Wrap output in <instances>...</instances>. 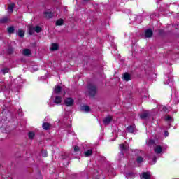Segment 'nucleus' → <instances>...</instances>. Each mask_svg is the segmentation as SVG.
I'll use <instances>...</instances> for the list:
<instances>
[{"mask_svg":"<svg viewBox=\"0 0 179 179\" xmlns=\"http://www.w3.org/2000/svg\"><path fill=\"white\" fill-rule=\"evenodd\" d=\"M120 149L121 150L120 155H119V157H121L122 159L124 158V150H129V146L128 145V144L124 143V144H120Z\"/></svg>","mask_w":179,"mask_h":179,"instance_id":"1","label":"nucleus"},{"mask_svg":"<svg viewBox=\"0 0 179 179\" xmlns=\"http://www.w3.org/2000/svg\"><path fill=\"white\" fill-rule=\"evenodd\" d=\"M87 89L90 96H94L97 93V87L95 85H90Z\"/></svg>","mask_w":179,"mask_h":179,"instance_id":"2","label":"nucleus"},{"mask_svg":"<svg viewBox=\"0 0 179 179\" xmlns=\"http://www.w3.org/2000/svg\"><path fill=\"white\" fill-rule=\"evenodd\" d=\"M34 31H36V33H40V31H41V27L39 26H36L35 27L31 26L29 27V34L30 36H33Z\"/></svg>","mask_w":179,"mask_h":179,"instance_id":"3","label":"nucleus"},{"mask_svg":"<svg viewBox=\"0 0 179 179\" xmlns=\"http://www.w3.org/2000/svg\"><path fill=\"white\" fill-rule=\"evenodd\" d=\"M50 100H53L55 104H61L62 102V96L59 95H55L52 99L50 98Z\"/></svg>","mask_w":179,"mask_h":179,"instance_id":"4","label":"nucleus"},{"mask_svg":"<svg viewBox=\"0 0 179 179\" xmlns=\"http://www.w3.org/2000/svg\"><path fill=\"white\" fill-rule=\"evenodd\" d=\"M61 90H62L61 86H58V85L56 86L54 88L53 93H52V95L51 96V99H54V96L59 95V94L61 93Z\"/></svg>","mask_w":179,"mask_h":179,"instance_id":"5","label":"nucleus"},{"mask_svg":"<svg viewBox=\"0 0 179 179\" xmlns=\"http://www.w3.org/2000/svg\"><path fill=\"white\" fill-rule=\"evenodd\" d=\"M73 103H75V100H73V99L69 97V98H66L64 100V104L67 106V107H72V106H73Z\"/></svg>","mask_w":179,"mask_h":179,"instance_id":"6","label":"nucleus"},{"mask_svg":"<svg viewBox=\"0 0 179 179\" xmlns=\"http://www.w3.org/2000/svg\"><path fill=\"white\" fill-rule=\"evenodd\" d=\"M154 152L157 153V155H159V153H163V147L161 145H155L154 147Z\"/></svg>","mask_w":179,"mask_h":179,"instance_id":"7","label":"nucleus"},{"mask_svg":"<svg viewBox=\"0 0 179 179\" xmlns=\"http://www.w3.org/2000/svg\"><path fill=\"white\" fill-rule=\"evenodd\" d=\"M141 179H150V173L148 172H144L141 176Z\"/></svg>","mask_w":179,"mask_h":179,"instance_id":"8","label":"nucleus"},{"mask_svg":"<svg viewBox=\"0 0 179 179\" xmlns=\"http://www.w3.org/2000/svg\"><path fill=\"white\" fill-rule=\"evenodd\" d=\"M112 120H113V118L108 116L103 120V123L105 125H108V124H110Z\"/></svg>","mask_w":179,"mask_h":179,"instance_id":"9","label":"nucleus"},{"mask_svg":"<svg viewBox=\"0 0 179 179\" xmlns=\"http://www.w3.org/2000/svg\"><path fill=\"white\" fill-rule=\"evenodd\" d=\"M135 124L130 125L127 127V131L128 132H130V134H134L135 132Z\"/></svg>","mask_w":179,"mask_h":179,"instance_id":"10","label":"nucleus"},{"mask_svg":"<svg viewBox=\"0 0 179 179\" xmlns=\"http://www.w3.org/2000/svg\"><path fill=\"white\" fill-rule=\"evenodd\" d=\"M152 36H153V31H152V29H147L145 31V37L150 38L152 37Z\"/></svg>","mask_w":179,"mask_h":179,"instance_id":"11","label":"nucleus"},{"mask_svg":"<svg viewBox=\"0 0 179 179\" xmlns=\"http://www.w3.org/2000/svg\"><path fill=\"white\" fill-rule=\"evenodd\" d=\"M23 55L26 57H29V55H31V50H30V49H24Z\"/></svg>","mask_w":179,"mask_h":179,"instance_id":"12","label":"nucleus"},{"mask_svg":"<svg viewBox=\"0 0 179 179\" xmlns=\"http://www.w3.org/2000/svg\"><path fill=\"white\" fill-rule=\"evenodd\" d=\"M171 82H173V78H171V77L170 76H166L165 78V85H170V83H171Z\"/></svg>","mask_w":179,"mask_h":179,"instance_id":"13","label":"nucleus"},{"mask_svg":"<svg viewBox=\"0 0 179 179\" xmlns=\"http://www.w3.org/2000/svg\"><path fill=\"white\" fill-rule=\"evenodd\" d=\"M123 79L124 80H126L127 82H128V80H131V76L129 73H125L123 75Z\"/></svg>","mask_w":179,"mask_h":179,"instance_id":"14","label":"nucleus"},{"mask_svg":"<svg viewBox=\"0 0 179 179\" xmlns=\"http://www.w3.org/2000/svg\"><path fill=\"white\" fill-rule=\"evenodd\" d=\"M84 155L85 157H89V156H92V155H93V150H88L84 152Z\"/></svg>","mask_w":179,"mask_h":179,"instance_id":"15","label":"nucleus"},{"mask_svg":"<svg viewBox=\"0 0 179 179\" xmlns=\"http://www.w3.org/2000/svg\"><path fill=\"white\" fill-rule=\"evenodd\" d=\"M54 16V14L51 12H45V17L47 19H51Z\"/></svg>","mask_w":179,"mask_h":179,"instance_id":"16","label":"nucleus"},{"mask_svg":"<svg viewBox=\"0 0 179 179\" xmlns=\"http://www.w3.org/2000/svg\"><path fill=\"white\" fill-rule=\"evenodd\" d=\"M81 110H82V111H84L85 113H89V111H90V107H89L87 106H83L81 107Z\"/></svg>","mask_w":179,"mask_h":179,"instance_id":"17","label":"nucleus"},{"mask_svg":"<svg viewBox=\"0 0 179 179\" xmlns=\"http://www.w3.org/2000/svg\"><path fill=\"white\" fill-rule=\"evenodd\" d=\"M50 50L52 51H57L58 50V44L57 43H52L50 47Z\"/></svg>","mask_w":179,"mask_h":179,"instance_id":"18","label":"nucleus"},{"mask_svg":"<svg viewBox=\"0 0 179 179\" xmlns=\"http://www.w3.org/2000/svg\"><path fill=\"white\" fill-rule=\"evenodd\" d=\"M148 117H149V113L148 112H145L140 115L141 120H145V118H148Z\"/></svg>","mask_w":179,"mask_h":179,"instance_id":"19","label":"nucleus"},{"mask_svg":"<svg viewBox=\"0 0 179 179\" xmlns=\"http://www.w3.org/2000/svg\"><path fill=\"white\" fill-rule=\"evenodd\" d=\"M64 24V20L59 19L56 22V26H62Z\"/></svg>","mask_w":179,"mask_h":179,"instance_id":"20","label":"nucleus"},{"mask_svg":"<svg viewBox=\"0 0 179 179\" xmlns=\"http://www.w3.org/2000/svg\"><path fill=\"white\" fill-rule=\"evenodd\" d=\"M34 136H36L34 132L30 131L29 133H28V138H29L30 139H34Z\"/></svg>","mask_w":179,"mask_h":179,"instance_id":"21","label":"nucleus"},{"mask_svg":"<svg viewBox=\"0 0 179 179\" xmlns=\"http://www.w3.org/2000/svg\"><path fill=\"white\" fill-rule=\"evenodd\" d=\"M43 129H50V125L49 124V123H43V125H42Z\"/></svg>","mask_w":179,"mask_h":179,"instance_id":"22","label":"nucleus"},{"mask_svg":"<svg viewBox=\"0 0 179 179\" xmlns=\"http://www.w3.org/2000/svg\"><path fill=\"white\" fill-rule=\"evenodd\" d=\"M146 144L148 145V146H152V145H155V141L148 140L146 141Z\"/></svg>","mask_w":179,"mask_h":179,"instance_id":"23","label":"nucleus"},{"mask_svg":"<svg viewBox=\"0 0 179 179\" xmlns=\"http://www.w3.org/2000/svg\"><path fill=\"white\" fill-rule=\"evenodd\" d=\"M13 8H15V3H12L8 6V10L13 12Z\"/></svg>","mask_w":179,"mask_h":179,"instance_id":"24","label":"nucleus"},{"mask_svg":"<svg viewBox=\"0 0 179 179\" xmlns=\"http://www.w3.org/2000/svg\"><path fill=\"white\" fill-rule=\"evenodd\" d=\"M18 36L19 37H23L24 36V31L22 29L18 30Z\"/></svg>","mask_w":179,"mask_h":179,"instance_id":"25","label":"nucleus"},{"mask_svg":"<svg viewBox=\"0 0 179 179\" xmlns=\"http://www.w3.org/2000/svg\"><path fill=\"white\" fill-rule=\"evenodd\" d=\"M8 33H13L15 31V28L13 27H10L8 28Z\"/></svg>","mask_w":179,"mask_h":179,"instance_id":"26","label":"nucleus"},{"mask_svg":"<svg viewBox=\"0 0 179 179\" xmlns=\"http://www.w3.org/2000/svg\"><path fill=\"white\" fill-rule=\"evenodd\" d=\"M136 162L137 163H142L143 162V158H142V157H137Z\"/></svg>","mask_w":179,"mask_h":179,"instance_id":"27","label":"nucleus"},{"mask_svg":"<svg viewBox=\"0 0 179 179\" xmlns=\"http://www.w3.org/2000/svg\"><path fill=\"white\" fill-rule=\"evenodd\" d=\"M126 177L127 178H129V177H135V174L132 173H127Z\"/></svg>","mask_w":179,"mask_h":179,"instance_id":"28","label":"nucleus"},{"mask_svg":"<svg viewBox=\"0 0 179 179\" xmlns=\"http://www.w3.org/2000/svg\"><path fill=\"white\" fill-rule=\"evenodd\" d=\"M174 100H175L176 103H179V96L176 94Z\"/></svg>","mask_w":179,"mask_h":179,"instance_id":"29","label":"nucleus"},{"mask_svg":"<svg viewBox=\"0 0 179 179\" xmlns=\"http://www.w3.org/2000/svg\"><path fill=\"white\" fill-rule=\"evenodd\" d=\"M165 120H166V121H172L173 120V117H171L169 115H166V116H165Z\"/></svg>","mask_w":179,"mask_h":179,"instance_id":"30","label":"nucleus"},{"mask_svg":"<svg viewBox=\"0 0 179 179\" xmlns=\"http://www.w3.org/2000/svg\"><path fill=\"white\" fill-rule=\"evenodd\" d=\"M1 72L5 75V73H8V72H9V69H3L1 70Z\"/></svg>","mask_w":179,"mask_h":179,"instance_id":"31","label":"nucleus"},{"mask_svg":"<svg viewBox=\"0 0 179 179\" xmlns=\"http://www.w3.org/2000/svg\"><path fill=\"white\" fill-rule=\"evenodd\" d=\"M41 155L43 157H47V152L46 151H41Z\"/></svg>","mask_w":179,"mask_h":179,"instance_id":"32","label":"nucleus"},{"mask_svg":"<svg viewBox=\"0 0 179 179\" xmlns=\"http://www.w3.org/2000/svg\"><path fill=\"white\" fill-rule=\"evenodd\" d=\"M162 110H163V111H164V113H169V108L166 106H163Z\"/></svg>","mask_w":179,"mask_h":179,"instance_id":"33","label":"nucleus"},{"mask_svg":"<svg viewBox=\"0 0 179 179\" xmlns=\"http://www.w3.org/2000/svg\"><path fill=\"white\" fill-rule=\"evenodd\" d=\"M74 152H79V147L75 146V148H74Z\"/></svg>","mask_w":179,"mask_h":179,"instance_id":"34","label":"nucleus"},{"mask_svg":"<svg viewBox=\"0 0 179 179\" xmlns=\"http://www.w3.org/2000/svg\"><path fill=\"white\" fill-rule=\"evenodd\" d=\"M156 163V157H154L153 162L151 163V164H155Z\"/></svg>","mask_w":179,"mask_h":179,"instance_id":"35","label":"nucleus"},{"mask_svg":"<svg viewBox=\"0 0 179 179\" xmlns=\"http://www.w3.org/2000/svg\"><path fill=\"white\" fill-rule=\"evenodd\" d=\"M164 136H169V132L168 131L164 132Z\"/></svg>","mask_w":179,"mask_h":179,"instance_id":"36","label":"nucleus"},{"mask_svg":"<svg viewBox=\"0 0 179 179\" xmlns=\"http://www.w3.org/2000/svg\"><path fill=\"white\" fill-rule=\"evenodd\" d=\"M83 1H84L85 2H86V1H87V0H83Z\"/></svg>","mask_w":179,"mask_h":179,"instance_id":"37","label":"nucleus"},{"mask_svg":"<svg viewBox=\"0 0 179 179\" xmlns=\"http://www.w3.org/2000/svg\"><path fill=\"white\" fill-rule=\"evenodd\" d=\"M35 71H37V69H35Z\"/></svg>","mask_w":179,"mask_h":179,"instance_id":"38","label":"nucleus"}]
</instances>
